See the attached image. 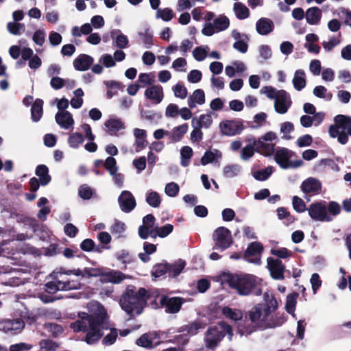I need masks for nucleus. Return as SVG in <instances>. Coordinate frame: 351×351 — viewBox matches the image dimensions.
Listing matches in <instances>:
<instances>
[{"instance_id":"obj_45","label":"nucleus","mask_w":351,"mask_h":351,"mask_svg":"<svg viewBox=\"0 0 351 351\" xmlns=\"http://www.w3.org/2000/svg\"><path fill=\"white\" fill-rule=\"evenodd\" d=\"M146 202L149 206L157 208L161 203V199L157 192L151 191L147 194Z\"/></svg>"},{"instance_id":"obj_38","label":"nucleus","mask_w":351,"mask_h":351,"mask_svg":"<svg viewBox=\"0 0 351 351\" xmlns=\"http://www.w3.org/2000/svg\"><path fill=\"white\" fill-rule=\"evenodd\" d=\"M70 327L75 332H86L88 330V324L86 320V315L82 319H78L75 322L71 324Z\"/></svg>"},{"instance_id":"obj_50","label":"nucleus","mask_w":351,"mask_h":351,"mask_svg":"<svg viewBox=\"0 0 351 351\" xmlns=\"http://www.w3.org/2000/svg\"><path fill=\"white\" fill-rule=\"evenodd\" d=\"M78 194L82 199L87 200L92 197L93 191L87 184H82L79 188Z\"/></svg>"},{"instance_id":"obj_46","label":"nucleus","mask_w":351,"mask_h":351,"mask_svg":"<svg viewBox=\"0 0 351 351\" xmlns=\"http://www.w3.org/2000/svg\"><path fill=\"white\" fill-rule=\"evenodd\" d=\"M104 167L109 171L111 176H114L117 173L118 167L117 166V161L112 156H108L104 163Z\"/></svg>"},{"instance_id":"obj_62","label":"nucleus","mask_w":351,"mask_h":351,"mask_svg":"<svg viewBox=\"0 0 351 351\" xmlns=\"http://www.w3.org/2000/svg\"><path fill=\"white\" fill-rule=\"evenodd\" d=\"M313 143V138L310 134H304L297 140V145L300 147L310 146Z\"/></svg>"},{"instance_id":"obj_4","label":"nucleus","mask_w":351,"mask_h":351,"mask_svg":"<svg viewBox=\"0 0 351 351\" xmlns=\"http://www.w3.org/2000/svg\"><path fill=\"white\" fill-rule=\"evenodd\" d=\"M108 315L103 309L94 315L86 314V320L88 324V330L85 337V341L88 344H93L97 342L103 336V329H108Z\"/></svg>"},{"instance_id":"obj_25","label":"nucleus","mask_w":351,"mask_h":351,"mask_svg":"<svg viewBox=\"0 0 351 351\" xmlns=\"http://www.w3.org/2000/svg\"><path fill=\"white\" fill-rule=\"evenodd\" d=\"M206 327V324L200 320H196L186 325L182 326L178 332H186L189 335H195L198 333L199 329H203Z\"/></svg>"},{"instance_id":"obj_56","label":"nucleus","mask_w":351,"mask_h":351,"mask_svg":"<svg viewBox=\"0 0 351 351\" xmlns=\"http://www.w3.org/2000/svg\"><path fill=\"white\" fill-rule=\"evenodd\" d=\"M180 187L177 183L170 182L165 186V193L169 197H176L179 192Z\"/></svg>"},{"instance_id":"obj_64","label":"nucleus","mask_w":351,"mask_h":351,"mask_svg":"<svg viewBox=\"0 0 351 351\" xmlns=\"http://www.w3.org/2000/svg\"><path fill=\"white\" fill-rule=\"evenodd\" d=\"M207 52L202 47H197L193 51L194 58L197 61H203L206 57Z\"/></svg>"},{"instance_id":"obj_26","label":"nucleus","mask_w":351,"mask_h":351,"mask_svg":"<svg viewBox=\"0 0 351 351\" xmlns=\"http://www.w3.org/2000/svg\"><path fill=\"white\" fill-rule=\"evenodd\" d=\"M35 174L38 177L41 186H46L51 181L49 174V169L45 165H39L36 167Z\"/></svg>"},{"instance_id":"obj_53","label":"nucleus","mask_w":351,"mask_h":351,"mask_svg":"<svg viewBox=\"0 0 351 351\" xmlns=\"http://www.w3.org/2000/svg\"><path fill=\"white\" fill-rule=\"evenodd\" d=\"M272 171L271 169L266 168L262 170H258L253 173L254 178L259 181H265L271 176Z\"/></svg>"},{"instance_id":"obj_58","label":"nucleus","mask_w":351,"mask_h":351,"mask_svg":"<svg viewBox=\"0 0 351 351\" xmlns=\"http://www.w3.org/2000/svg\"><path fill=\"white\" fill-rule=\"evenodd\" d=\"M40 348L45 351H53L58 347L57 343L54 342L51 339H43L40 342Z\"/></svg>"},{"instance_id":"obj_18","label":"nucleus","mask_w":351,"mask_h":351,"mask_svg":"<svg viewBox=\"0 0 351 351\" xmlns=\"http://www.w3.org/2000/svg\"><path fill=\"white\" fill-rule=\"evenodd\" d=\"M126 276L123 272L119 270H113L108 269V271H104L103 278H100V281L102 283H113V284H119L124 279H125Z\"/></svg>"},{"instance_id":"obj_29","label":"nucleus","mask_w":351,"mask_h":351,"mask_svg":"<svg viewBox=\"0 0 351 351\" xmlns=\"http://www.w3.org/2000/svg\"><path fill=\"white\" fill-rule=\"evenodd\" d=\"M104 83L107 88L106 97L108 99H111L113 96L117 95L118 90L123 88L122 84L117 81H104Z\"/></svg>"},{"instance_id":"obj_61","label":"nucleus","mask_w":351,"mask_h":351,"mask_svg":"<svg viewBox=\"0 0 351 351\" xmlns=\"http://www.w3.org/2000/svg\"><path fill=\"white\" fill-rule=\"evenodd\" d=\"M261 91L265 94L269 99H275L279 95V90H277L275 88L270 86L263 87Z\"/></svg>"},{"instance_id":"obj_20","label":"nucleus","mask_w":351,"mask_h":351,"mask_svg":"<svg viewBox=\"0 0 351 351\" xmlns=\"http://www.w3.org/2000/svg\"><path fill=\"white\" fill-rule=\"evenodd\" d=\"M55 118L56 123L62 128L69 129L74 124L72 114L66 110L57 112Z\"/></svg>"},{"instance_id":"obj_40","label":"nucleus","mask_w":351,"mask_h":351,"mask_svg":"<svg viewBox=\"0 0 351 351\" xmlns=\"http://www.w3.org/2000/svg\"><path fill=\"white\" fill-rule=\"evenodd\" d=\"M241 171V167L237 164L229 165L224 167L223 176L228 178L237 176Z\"/></svg>"},{"instance_id":"obj_14","label":"nucleus","mask_w":351,"mask_h":351,"mask_svg":"<svg viewBox=\"0 0 351 351\" xmlns=\"http://www.w3.org/2000/svg\"><path fill=\"white\" fill-rule=\"evenodd\" d=\"M292 104L289 95L285 90H279V95L275 99L274 108L278 114H285Z\"/></svg>"},{"instance_id":"obj_22","label":"nucleus","mask_w":351,"mask_h":351,"mask_svg":"<svg viewBox=\"0 0 351 351\" xmlns=\"http://www.w3.org/2000/svg\"><path fill=\"white\" fill-rule=\"evenodd\" d=\"M265 303H261L265 310L264 318H269L272 312L278 308V302L274 295L269 298L268 293H264Z\"/></svg>"},{"instance_id":"obj_41","label":"nucleus","mask_w":351,"mask_h":351,"mask_svg":"<svg viewBox=\"0 0 351 351\" xmlns=\"http://www.w3.org/2000/svg\"><path fill=\"white\" fill-rule=\"evenodd\" d=\"M44 328L51 334L52 337H57L64 332L62 325L56 323H46Z\"/></svg>"},{"instance_id":"obj_19","label":"nucleus","mask_w":351,"mask_h":351,"mask_svg":"<svg viewBox=\"0 0 351 351\" xmlns=\"http://www.w3.org/2000/svg\"><path fill=\"white\" fill-rule=\"evenodd\" d=\"M93 58L87 54L79 55L73 61V66L77 71H85L89 69L93 63Z\"/></svg>"},{"instance_id":"obj_37","label":"nucleus","mask_w":351,"mask_h":351,"mask_svg":"<svg viewBox=\"0 0 351 351\" xmlns=\"http://www.w3.org/2000/svg\"><path fill=\"white\" fill-rule=\"evenodd\" d=\"M84 141V138L82 133L75 132L69 135L68 143L71 147L77 149L80 145L83 143Z\"/></svg>"},{"instance_id":"obj_44","label":"nucleus","mask_w":351,"mask_h":351,"mask_svg":"<svg viewBox=\"0 0 351 351\" xmlns=\"http://www.w3.org/2000/svg\"><path fill=\"white\" fill-rule=\"evenodd\" d=\"M169 263H159L153 267L152 275L155 278H159L168 272Z\"/></svg>"},{"instance_id":"obj_15","label":"nucleus","mask_w":351,"mask_h":351,"mask_svg":"<svg viewBox=\"0 0 351 351\" xmlns=\"http://www.w3.org/2000/svg\"><path fill=\"white\" fill-rule=\"evenodd\" d=\"M25 327V322L21 318L4 319L0 322V330L12 335L20 332Z\"/></svg>"},{"instance_id":"obj_9","label":"nucleus","mask_w":351,"mask_h":351,"mask_svg":"<svg viewBox=\"0 0 351 351\" xmlns=\"http://www.w3.org/2000/svg\"><path fill=\"white\" fill-rule=\"evenodd\" d=\"M307 210L310 217L314 221L329 222L332 220V217L328 215L326 201L312 203L309 205Z\"/></svg>"},{"instance_id":"obj_21","label":"nucleus","mask_w":351,"mask_h":351,"mask_svg":"<svg viewBox=\"0 0 351 351\" xmlns=\"http://www.w3.org/2000/svg\"><path fill=\"white\" fill-rule=\"evenodd\" d=\"M254 146L256 147V152L264 156H271L275 151V145L272 143H265L261 138L254 139Z\"/></svg>"},{"instance_id":"obj_49","label":"nucleus","mask_w":351,"mask_h":351,"mask_svg":"<svg viewBox=\"0 0 351 351\" xmlns=\"http://www.w3.org/2000/svg\"><path fill=\"white\" fill-rule=\"evenodd\" d=\"M293 209L298 213H303L307 210L305 202L298 196H293L292 199Z\"/></svg>"},{"instance_id":"obj_17","label":"nucleus","mask_w":351,"mask_h":351,"mask_svg":"<svg viewBox=\"0 0 351 351\" xmlns=\"http://www.w3.org/2000/svg\"><path fill=\"white\" fill-rule=\"evenodd\" d=\"M300 188L305 194L313 195L319 193L322 184L317 179L311 177L302 182Z\"/></svg>"},{"instance_id":"obj_51","label":"nucleus","mask_w":351,"mask_h":351,"mask_svg":"<svg viewBox=\"0 0 351 351\" xmlns=\"http://www.w3.org/2000/svg\"><path fill=\"white\" fill-rule=\"evenodd\" d=\"M136 343L138 346L150 348L153 346V340L149 337L148 334L145 333L136 339Z\"/></svg>"},{"instance_id":"obj_30","label":"nucleus","mask_w":351,"mask_h":351,"mask_svg":"<svg viewBox=\"0 0 351 351\" xmlns=\"http://www.w3.org/2000/svg\"><path fill=\"white\" fill-rule=\"evenodd\" d=\"M294 88L300 91L306 86L305 73L302 69H298L295 72L293 79Z\"/></svg>"},{"instance_id":"obj_5","label":"nucleus","mask_w":351,"mask_h":351,"mask_svg":"<svg viewBox=\"0 0 351 351\" xmlns=\"http://www.w3.org/2000/svg\"><path fill=\"white\" fill-rule=\"evenodd\" d=\"M328 132L332 138H337L341 145L348 141V135L351 136V117L338 114L334 118V124L329 127Z\"/></svg>"},{"instance_id":"obj_48","label":"nucleus","mask_w":351,"mask_h":351,"mask_svg":"<svg viewBox=\"0 0 351 351\" xmlns=\"http://www.w3.org/2000/svg\"><path fill=\"white\" fill-rule=\"evenodd\" d=\"M256 152V147L254 146V141L252 145H247L241 151V158L243 160H247L252 158L254 152Z\"/></svg>"},{"instance_id":"obj_27","label":"nucleus","mask_w":351,"mask_h":351,"mask_svg":"<svg viewBox=\"0 0 351 351\" xmlns=\"http://www.w3.org/2000/svg\"><path fill=\"white\" fill-rule=\"evenodd\" d=\"M322 17V12L317 7H312L308 8L306 12V20L310 25L317 24Z\"/></svg>"},{"instance_id":"obj_7","label":"nucleus","mask_w":351,"mask_h":351,"mask_svg":"<svg viewBox=\"0 0 351 351\" xmlns=\"http://www.w3.org/2000/svg\"><path fill=\"white\" fill-rule=\"evenodd\" d=\"M293 152L287 148L281 147L277 149L274 156L276 162L284 169L290 167L297 168L303 165L302 160H297L291 161L290 158L292 157Z\"/></svg>"},{"instance_id":"obj_34","label":"nucleus","mask_w":351,"mask_h":351,"mask_svg":"<svg viewBox=\"0 0 351 351\" xmlns=\"http://www.w3.org/2000/svg\"><path fill=\"white\" fill-rule=\"evenodd\" d=\"M222 313L226 317L234 321H241L243 317L241 311L232 309L228 306L223 307Z\"/></svg>"},{"instance_id":"obj_57","label":"nucleus","mask_w":351,"mask_h":351,"mask_svg":"<svg viewBox=\"0 0 351 351\" xmlns=\"http://www.w3.org/2000/svg\"><path fill=\"white\" fill-rule=\"evenodd\" d=\"M294 130V125L291 122L286 121L281 124L280 125V132L283 133L285 135L283 136L284 138L289 140L291 139V136H287V134L291 133Z\"/></svg>"},{"instance_id":"obj_52","label":"nucleus","mask_w":351,"mask_h":351,"mask_svg":"<svg viewBox=\"0 0 351 351\" xmlns=\"http://www.w3.org/2000/svg\"><path fill=\"white\" fill-rule=\"evenodd\" d=\"M327 212L330 217H335L341 212L340 205L335 201H330L327 204Z\"/></svg>"},{"instance_id":"obj_33","label":"nucleus","mask_w":351,"mask_h":351,"mask_svg":"<svg viewBox=\"0 0 351 351\" xmlns=\"http://www.w3.org/2000/svg\"><path fill=\"white\" fill-rule=\"evenodd\" d=\"M186 263L184 261L180 260L173 264L169 263L168 276L170 278H175L178 276L184 269Z\"/></svg>"},{"instance_id":"obj_6","label":"nucleus","mask_w":351,"mask_h":351,"mask_svg":"<svg viewBox=\"0 0 351 351\" xmlns=\"http://www.w3.org/2000/svg\"><path fill=\"white\" fill-rule=\"evenodd\" d=\"M226 335H233L232 326L226 322L221 321L215 326H210L205 333L206 347L208 349H215Z\"/></svg>"},{"instance_id":"obj_8","label":"nucleus","mask_w":351,"mask_h":351,"mask_svg":"<svg viewBox=\"0 0 351 351\" xmlns=\"http://www.w3.org/2000/svg\"><path fill=\"white\" fill-rule=\"evenodd\" d=\"M213 237L215 241L213 249H219L221 251L229 248L233 243L230 230L223 226L217 228L214 231Z\"/></svg>"},{"instance_id":"obj_3","label":"nucleus","mask_w":351,"mask_h":351,"mask_svg":"<svg viewBox=\"0 0 351 351\" xmlns=\"http://www.w3.org/2000/svg\"><path fill=\"white\" fill-rule=\"evenodd\" d=\"M228 283L240 295H261L262 289L256 276L248 274H231L228 276Z\"/></svg>"},{"instance_id":"obj_2","label":"nucleus","mask_w":351,"mask_h":351,"mask_svg":"<svg viewBox=\"0 0 351 351\" xmlns=\"http://www.w3.org/2000/svg\"><path fill=\"white\" fill-rule=\"evenodd\" d=\"M264 314L265 310L260 303L246 311L243 328L240 329L241 334L250 335L258 328H274L281 325L285 321L283 318L277 322L269 318L265 319Z\"/></svg>"},{"instance_id":"obj_16","label":"nucleus","mask_w":351,"mask_h":351,"mask_svg":"<svg viewBox=\"0 0 351 351\" xmlns=\"http://www.w3.org/2000/svg\"><path fill=\"white\" fill-rule=\"evenodd\" d=\"M118 202L121 210L126 213H130L135 208L136 199L129 191H123L118 198Z\"/></svg>"},{"instance_id":"obj_36","label":"nucleus","mask_w":351,"mask_h":351,"mask_svg":"<svg viewBox=\"0 0 351 351\" xmlns=\"http://www.w3.org/2000/svg\"><path fill=\"white\" fill-rule=\"evenodd\" d=\"M298 295V293L293 292L287 296L285 308L288 313L294 315Z\"/></svg>"},{"instance_id":"obj_31","label":"nucleus","mask_w":351,"mask_h":351,"mask_svg":"<svg viewBox=\"0 0 351 351\" xmlns=\"http://www.w3.org/2000/svg\"><path fill=\"white\" fill-rule=\"evenodd\" d=\"M193 155V151L191 147L183 146L180 150V165L184 167H188Z\"/></svg>"},{"instance_id":"obj_60","label":"nucleus","mask_w":351,"mask_h":351,"mask_svg":"<svg viewBox=\"0 0 351 351\" xmlns=\"http://www.w3.org/2000/svg\"><path fill=\"white\" fill-rule=\"evenodd\" d=\"M173 90L174 91L175 96L180 99H185L188 94L186 88L180 84H177L174 86L173 87Z\"/></svg>"},{"instance_id":"obj_11","label":"nucleus","mask_w":351,"mask_h":351,"mask_svg":"<svg viewBox=\"0 0 351 351\" xmlns=\"http://www.w3.org/2000/svg\"><path fill=\"white\" fill-rule=\"evenodd\" d=\"M184 300L180 297L169 298L167 295H162L160 299V304L165 308V312L167 313H177L181 309Z\"/></svg>"},{"instance_id":"obj_39","label":"nucleus","mask_w":351,"mask_h":351,"mask_svg":"<svg viewBox=\"0 0 351 351\" xmlns=\"http://www.w3.org/2000/svg\"><path fill=\"white\" fill-rule=\"evenodd\" d=\"M105 126L110 132H116L123 128L124 124L119 119H110L105 122Z\"/></svg>"},{"instance_id":"obj_13","label":"nucleus","mask_w":351,"mask_h":351,"mask_svg":"<svg viewBox=\"0 0 351 351\" xmlns=\"http://www.w3.org/2000/svg\"><path fill=\"white\" fill-rule=\"evenodd\" d=\"M267 263L271 278L275 280H284L285 265L282 263V261L278 258L275 259L272 257H268Z\"/></svg>"},{"instance_id":"obj_54","label":"nucleus","mask_w":351,"mask_h":351,"mask_svg":"<svg viewBox=\"0 0 351 351\" xmlns=\"http://www.w3.org/2000/svg\"><path fill=\"white\" fill-rule=\"evenodd\" d=\"M7 28L12 34L19 35L21 34V29H25V25L20 23L9 22Z\"/></svg>"},{"instance_id":"obj_35","label":"nucleus","mask_w":351,"mask_h":351,"mask_svg":"<svg viewBox=\"0 0 351 351\" xmlns=\"http://www.w3.org/2000/svg\"><path fill=\"white\" fill-rule=\"evenodd\" d=\"M234 11L237 18L240 20L245 19L250 16L249 9L241 2H237L234 4Z\"/></svg>"},{"instance_id":"obj_28","label":"nucleus","mask_w":351,"mask_h":351,"mask_svg":"<svg viewBox=\"0 0 351 351\" xmlns=\"http://www.w3.org/2000/svg\"><path fill=\"white\" fill-rule=\"evenodd\" d=\"M43 101L41 99H36L31 108V117L33 121L38 122L43 115Z\"/></svg>"},{"instance_id":"obj_24","label":"nucleus","mask_w":351,"mask_h":351,"mask_svg":"<svg viewBox=\"0 0 351 351\" xmlns=\"http://www.w3.org/2000/svg\"><path fill=\"white\" fill-rule=\"evenodd\" d=\"M256 28L259 34L267 35L273 31L274 25L271 20L261 18L256 22Z\"/></svg>"},{"instance_id":"obj_55","label":"nucleus","mask_w":351,"mask_h":351,"mask_svg":"<svg viewBox=\"0 0 351 351\" xmlns=\"http://www.w3.org/2000/svg\"><path fill=\"white\" fill-rule=\"evenodd\" d=\"M271 254L276 256L280 258H287L292 256L293 253L286 247H280L279 249H272Z\"/></svg>"},{"instance_id":"obj_32","label":"nucleus","mask_w":351,"mask_h":351,"mask_svg":"<svg viewBox=\"0 0 351 351\" xmlns=\"http://www.w3.org/2000/svg\"><path fill=\"white\" fill-rule=\"evenodd\" d=\"M188 128L187 123H183L181 125L175 127L172 130L171 136V142L176 143L181 141L184 135L187 132Z\"/></svg>"},{"instance_id":"obj_59","label":"nucleus","mask_w":351,"mask_h":351,"mask_svg":"<svg viewBox=\"0 0 351 351\" xmlns=\"http://www.w3.org/2000/svg\"><path fill=\"white\" fill-rule=\"evenodd\" d=\"M213 123L212 117L210 114H202L197 121L198 128H208Z\"/></svg>"},{"instance_id":"obj_23","label":"nucleus","mask_w":351,"mask_h":351,"mask_svg":"<svg viewBox=\"0 0 351 351\" xmlns=\"http://www.w3.org/2000/svg\"><path fill=\"white\" fill-rule=\"evenodd\" d=\"M145 95L150 100H155L156 104H159L164 97L162 87L160 85H153L146 89Z\"/></svg>"},{"instance_id":"obj_47","label":"nucleus","mask_w":351,"mask_h":351,"mask_svg":"<svg viewBox=\"0 0 351 351\" xmlns=\"http://www.w3.org/2000/svg\"><path fill=\"white\" fill-rule=\"evenodd\" d=\"M174 16V13L171 8H166L164 9H158L156 17L160 18L164 21H169Z\"/></svg>"},{"instance_id":"obj_63","label":"nucleus","mask_w":351,"mask_h":351,"mask_svg":"<svg viewBox=\"0 0 351 351\" xmlns=\"http://www.w3.org/2000/svg\"><path fill=\"white\" fill-rule=\"evenodd\" d=\"M32 39L36 45L42 46L45 39V32L42 29L36 30L33 34Z\"/></svg>"},{"instance_id":"obj_1","label":"nucleus","mask_w":351,"mask_h":351,"mask_svg":"<svg viewBox=\"0 0 351 351\" xmlns=\"http://www.w3.org/2000/svg\"><path fill=\"white\" fill-rule=\"evenodd\" d=\"M152 298V295L145 288L141 287L136 291V287L131 285L127 287L121 295L120 305L121 308L132 317L134 313L140 315L147 306V301Z\"/></svg>"},{"instance_id":"obj_43","label":"nucleus","mask_w":351,"mask_h":351,"mask_svg":"<svg viewBox=\"0 0 351 351\" xmlns=\"http://www.w3.org/2000/svg\"><path fill=\"white\" fill-rule=\"evenodd\" d=\"M213 25L217 32H221L226 29L230 25L229 19L226 16H220L215 19Z\"/></svg>"},{"instance_id":"obj_42","label":"nucleus","mask_w":351,"mask_h":351,"mask_svg":"<svg viewBox=\"0 0 351 351\" xmlns=\"http://www.w3.org/2000/svg\"><path fill=\"white\" fill-rule=\"evenodd\" d=\"M138 35L141 37L145 48L149 49L154 45V36L149 28L145 29L144 32H139Z\"/></svg>"},{"instance_id":"obj_10","label":"nucleus","mask_w":351,"mask_h":351,"mask_svg":"<svg viewBox=\"0 0 351 351\" xmlns=\"http://www.w3.org/2000/svg\"><path fill=\"white\" fill-rule=\"evenodd\" d=\"M263 250V245L261 243L252 242L248 245L244 252L243 257L250 263L260 265L261 263V257Z\"/></svg>"},{"instance_id":"obj_12","label":"nucleus","mask_w":351,"mask_h":351,"mask_svg":"<svg viewBox=\"0 0 351 351\" xmlns=\"http://www.w3.org/2000/svg\"><path fill=\"white\" fill-rule=\"evenodd\" d=\"M219 128L223 135L232 136L241 134L244 126L239 120H226L220 123Z\"/></svg>"}]
</instances>
